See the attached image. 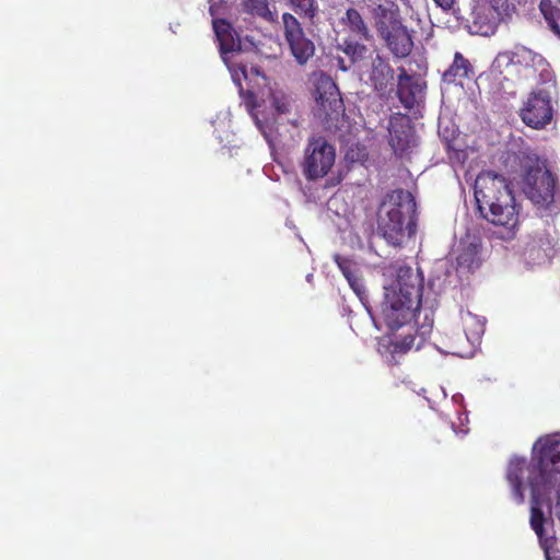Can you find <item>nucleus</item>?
Instances as JSON below:
<instances>
[{
  "label": "nucleus",
  "instance_id": "nucleus-1",
  "mask_svg": "<svg viewBox=\"0 0 560 560\" xmlns=\"http://www.w3.org/2000/svg\"><path fill=\"white\" fill-rule=\"evenodd\" d=\"M474 195L481 217L495 228L497 237L503 241L515 238L521 225V205L505 177L493 171H482L475 180Z\"/></svg>",
  "mask_w": 560,
  "mask_h": 560
},
{
  "label": "nucleus",
  "instance_id": "nucleus-2",
  "mask_svg": "<svg viewBox=\"0 0 560 560\" xmlns=\"http://www.w3.org/2000/svg\"><path fill=\"white\" fill-rule=\"evenodd\" d=\"M546 455H542L535 467H527L525 457L514 456L510 459L506 468V480L512 488V494L517 504L525 501L524 489L527 486L530 490V527L538 536L541 547H548L544 538L546 517L541 510L542 502L551 493V485L555 479L541 475V465Z\"/></svg>",
  "mask_w": 560,
  "mask_h": 560
},
{
  "label": "nucleus",
  "instance_id": "nucleus-3",
  "mask_svg": "<svg viewBox=\"0 0 560 560\" xmlns=\"http://www.w3.org/2000/svg\"><path fill=\"white\" fill-rule=\"evenodd\" d=\"M422 285L411 268H400L397 278L395 301L384 310L386 325L398 329L420 311Z\"/></svg>",
  "mask_w": 560,
  "mask_h": 560
},
{
  "label": "nucleus",
  "instance_id": "nucleus-4",
  "mask_svg": "<svg viewBox=\"0 0 560 560\" xmlns=\"http://www.w3.org/2000/svg\"><path fill=\"white\" fill-rule=\"evenodd\" d=\"M416 201L411 192L401 188L392 190L384 197L377 214L378 231L386 242L400 246L405 235L404 221L406 211H413Z\"/></svg>",
  "mask_w": 560,
  "mask_h": 560
},
{
  "label": "nucleus",
  "instance_id": "nucleus-5",
  "mask_svg": "<svg viewBox=\"0 0 560 560\" xmlns=\"http://www.w3.org/2000/svg\"><path fill=\"white\" fill-rule=\"evenodd\" d=\"M523 174V191L535 205L546 208L555 200L556 177L536 154L515 156Z\"/></svg>",
  "mask_w": 560,
  "mask_h": 560
},
{
  "label": "nucleus",
  "instance_id": "nucleus-6",
  "mask_svg": "<svg viewBox=\"0 0 560 560\" xmlns=\"http://www.w3.org/2000/svg\"><path fill=\"white\" fill-rule=\"evenodd\" d=\"M336 150L324 137L314 136L304 149L301 170L307 180L325 177L335 164Z\"/></svg>",
  "mask_w": 560,
  "mask_h": 560
},
{
  "label": "nucleus",
  "instance_id": "nucleus-7",
  "mask_svg": "<svg viewBox=\"0 0 560 560\" xmlns=\"http://www.w3.org/2000/svg\"><path fill=\"white\" fill-rule=\"evenodd\" d=\"M546 455V460L541 465L544 477L555 479L551 485V491L558 486L556 512H560V439L555 435L539 438L532 451L530 460H527V467H535L539 464L538 459Z\"/></svg>",
  "mask_w": 560,
  "mask_h": 560
},
{
  "label": "nucleus",
  "instance_id": "nucleus-8",
  "mask_svg": "<svg viewBox=\"0 0 560 560\" xmlns=\"http://www.w3.org/2000/svg\"><path fill=\"white\" fill-rule=\"evenodd\" d=\"M312 82L316 101V116L326 122L335 119L343 107L336 83L322 71L313 74Z\"/></svg>",
  "mask_w": 560,
  "mask_h": 560
},
{
  "label": "nucleus",
  "instance_id": "nucleus-9",
  "mask_svg": "<svg viewBox=\"0 0 560 560\" xmlns=\"http://www.w3.org/2000/svg\"><path fill=\"white\" fill-rule=\"evenodd\" d=\"M283 37L295 61L304 66L315 55V45L308 38L301 22L289 12L282 14Z\"/></svg>",
  "mask_w": 560,
  "mask_h": 560
},
{
  "label": "nucleus",
  "instance_id": "nucleus-10",
  "mask_svg": "<svg viewBox=\"0 0 560 560\" xmlns=\"http://www.w3.org/2000/svg\"><path fill=\"white\" fill-rule=\"evenodd\" d=\"M552 115L551 96L545 89L532 91L520 109L522 121L533 129H541L547 126L551 121Z\"/></svg>",
  "mask_w": 560,
  "mask_h": 560
},
{
  "label": "nucleus",
  "instance_id": "nucleus-11",
  "mask_svg": "<svg viewBox=\"0 0 560 560\" xmlns=\"http://www.w3.org/2000/svg\"><path fill=\"white\" fill-rule=\"evenodd\" d=\"M389 145L399 158L410 154L417 145L416 132L407 115L395 113L388 122Z\"/></svg>",
  "mask_w": 560,
  "mask_h": 560
},
{
  "label": "nucleus",
  "instance_id": "nucleus-12",
  "mask_svg": "<svg viewBox=\"0 0 560 560\" xmlns=\"http://www.w3.org/2000/svg\"><path fill=\"white\" fill-rule=\"evenodd\" d=\"M373 21L377 36L401 25L399 5L394 0H364Z\"/></svg>",
  "mask_w": 560,
  "mask_h": 560
},
{
  "label": "nucleus",
  "instance_id": "nucleus-13",
  "mask_svg": "<svg viewBox=\"0 0 560 560\" xmlns=\"http://www.w3.org/2000/svg\"><path fill=\"white\" fill-rule=\"evenodd\" d=\"M494 63L498 68H509L510 66H518L525 70L536 72L545 71L548 66L546 59L540 55L525 46L516 45L512 50L501 51L497 55Z\"/></svg>",
  "mask_w": 560,
  "mask_h": 560
},
{
  "label": "nucleus",
  "instance_id": "nucleus-14",
  "mask_svg": "<svg viewBox=\"0 0 560 560\" xmlns=\"http://www.w3.org/2000/svg\"><path fill=\"white\" fill-rule=\"evenodd\" d=\"M481 240L474 235H466L460 238L454 249L456 271L460 275L472 273L482 264Z\"/></svg>",
  "mask_w": 560,
  "mask_h": 560
},
{
  "label": "nucleus",
  "instance_id": "nucleus-15",
  "mask_svg": "<svg viewBox=\"0 0 560 560\" xmlns=\"http://www.w3.org/2000/svg\"><path fill=\"white\" fill-rule=\"evenodd\" d=\"M395 70L388 59L376 54L371 60L369 82L380 97H388L395 91Z\"/></svg>",
  "mask_w": 560,
  "mask_h": 560
},
{
  "label": "nucleus",
  "instance_id": "nucleus-16",
  "mask_svg": "<svg viewBox=\"0 0 560 560\" xmlns=\"http://www.w3.org/2000/svg\"><path fill=\"white\" fill-rule=\"evenodd\" d=\"M557 240L548 231L536 232L524 247V256L532 265L549 261L555 254Z\"/></svg>",
  "mask_w": 560,
  "mask_h": 560
},
{
  "label": "nucleus",
  "instance_id": "nucleus-17",
  "mask_svg": "<svg viewBox=\"0 0 560 560\" xmlns=\"http://www.w3.org/2000/svg\"><path fill=\"white\" fill-rule=\"evenodd\" d=\"M213 31L219 42V50L223 61L230 70H233L229 63V54L241 51V39L232 24L224 19H214L212 21Z\"/></svg>",
  "mask_w": 560,
  "mask_h": 560
},
{
  "label": "nucleus",
  "instance_id": "nucleus-18",
  "mask_svg": "<svg viewBox=\"0 0 560 560\" xmlns=\"http://www.w3.org/2000/svg\"><path fill=\"white\" fill-rule=\"evenodd\" d=\"M378 37L384 42L394 58L404 59L412 51V35L404 23Z\"/></svg>",
  "mask_w": 560,
  "mask_h": 560
},
{
  "label": "nucleus",
  "instance_id": "nucleus-19",
  "mask_svg": "<svg viewBox=\"0 0 560 560\" xmlns=\"http://www.w3.org/2000/svg\"><path fill=\"white\" fill-rule=\"evenodd\" d=\"M474 66L464 57L459 51L454 54L453 62L443 72L442 80L447 84H459L463 85L464 80H469L474 77Z\"/></svg>",
  "mask_w": 560,
  "mask_h": 560
},
{
  "label": "nucleus",
  "instance_id": "nucleus-20",
  "mask_svg": "<svg viewBox=\"0 0 560 560\" xmlns=\"http://www.w3.org/2000/svg\"><path fill=\"white\" fill-rule=\"evenodd\" d=\"M339 23L346 31L359 39L370 42L373 38L366 21L355 8L350 7L346 9L339 19Z\"/></svg>",
  "mask_w": 560,
  "mask_h": 560
},
{
  "label": "nucleus",
  "instance_id": "nucleus-21",
  "mask_svg": "<svg viewBox=\"0 0 560 560\" xmlns=\"http://www.w3.org/2000/svg\"><path fill=\"white\" fill-rule=\"evenodd\" d=\"M397 74V80H395V90L396 94L401 102V104L410 108L412 107L416 95H415V80L413 77L408 74L404 67H399Z\"/></svg>",
  "mask_w": 560,
  "mask_h": 560
},
{
  "label": "nucleus",
  "instance_id": "nucleus-22",
  "mask_svg": "<svg viewBox=\"0 0 560 560\" xmlns=\"http://www.w3.org/2000/svg\"><path fill=\"white\" fill-rule=\"evenodd\" d=\"M244 12L259 18L267 23L278 22V11L276 5L270 0H244L243 1Z\"/></svg>",
  "mask_w": 560,
  "mask_h": 560
},
{
  "label": "nucleus",
  "instance_id": "nucleus-23",
  "mask_svg": "<svg viewBox=\"0 0 560 560\" xmlns=\"http://www.w3.org/2000/svg\"><path fill=\"white\" fill-rule=\"evenodd\" d=\"M269 101L278 115L291 114L295 107L292 94L279 86L270 88Z\"/></svg>",
  "mask_w": 560,
  "mask_h": 560
},
{
  "label": "nucleus",
  "instance_id": "nucleus-24",
  "mask_svg": "<svg viewBox=\"0 0 560 560\" xmlns=\"http://www.w3.org/2000/svg\"><path fill=\"white\" fill-rule=\"evenodd\" d=\"M460 319L466 339L474 345L485 332V322L470 312L462 314Z\"/></svg>",
  "mask_w": 560,
  "mask_h": 560
},
{
  "label": "nucleus",
  "instance_id": "nucleus-25",
  "mask_svg": "<svg viewBox=\"0 0 560 560\" xmlns=\"http://www.w3.org/2000/svg\"><path fill=\"white\" fill-rule=\"evenodd\" d=\"M335 262L341 270L345 278L348 280L353 291L359 293L361 283L359 277L357 276V264L353 260L340 255L335 256Z\"/></svg>",
  "mask_w": 560,
  "mask_h": 560
},
{
  "label": "nucleus",
  "instance_id": "nucleus-26",
  "mask_svg": "<svg viewBox=\"0 0 560 560\" xmlns=\"http://www.w3.org/2000/svg\"><path fill=\"white\" fill-rule=\"evenodd\" d=\"M539 11L547 22L549 28L560 37V9L553 4L552 0H540Z\"/></svg>",
  "mask_w": 560,
  "mask_h": 560
},
{
  "label": "nucleus",
  "instance_id": "nucleus-27",
  "mask_svg": "<svg viewBox=\"0 0 560 560\" xmlns=\"http://www.w3.org/2000/svg\"><path fill=\"white\" fill-rule=\"evenodd\" d=\"M338 49L347 55L352 63L363 60L368 52V47L357 40L346 38L342 44L338 45Z\"/></svg>",
  "mask_w": 560,
  "mask_h": 560
},
{
  "label": "nucleus",
  "instance_id": "nucleus-28",
  "mask_svg": "<svg viewBox=\"0 0 560 560\" xmlns=\"http://www.w3.org/2000/svg\"><path fill=\"white\" fill-rule=\"evenodd\" d=\"M288 2L298 15L302 19H306L311 23H314V19L318 10L316 0H288Z\"/></svg>",
  "mask_w": 560,
  "mask_h": 560
},
{
  "label": "nucleus",
  "instance_id": "nucleus-29",
  "mask_svg": "<svg viewBox=\"0 0 560 560\" xmlns=\"http://www.w3.org/2000/svg\"><path fill=\"white\" fill-rule=\"evenodd\" d=\"M253 117L255 119V124L266 141L269 144H272V142L276 140V121L270 119H260L257 114H253Z\"/></svg>",
  "mask_w": 560,
  "mask_h": 560
},
{
  "label": "nucleus",
  "instance_id": "nucleus-30",
  "mask_svg": "<svg viewBox=\"0 0 560 560\" xmlns=\"http://www.w3.org/2000/svg\"><path fill=\"white\" fill-rule=\"evenodd\" d=\"M415 340H416L415 336L411 334H408V335L404 336L400 340H396V341L392 342V345H390L392 354L393 355L405 354L413 347Z\"/></svg>",
  "mask_w": 560,
  "mask_h": 560
},
{
  "label": "nucleus",
  "instance_id": "nucleus-31",
  "mask_svg": "<svg viewBox=\"0 0 560 560\" xmlns=\"http://www.w3.org/2000/svg\"><path fill=\"white\" fill-rule=\"evenodd\" d=\"M237 71L235 70V73L233 74V78H234V81L240 85V93L245 102V105L249 108V109H255L256 107H258V103H257V96L256 94L250 91V90H244L243 86L241 85L240 83V79L237 77Z\"/></svg>",
  "mask_w": 560,
  "mask_h": 560
},
{
  "label": "nucleus",
  "instance_id": "nucleus-32",
  "mask_svg": "<svg viewBox=\"0 0 560 560\" xmlns=\"http://www.w3.org/2000/svg\"><path fill=\"white\" fill-rule=\"evenodd\" d=\"M439 7L442 9H451L455 2V0H433Z\"/></svg>",
  "mask_w": 560,
  "mask_h": 560
},
{
  "label": "nucleus",
  "instance_id": "nucleus-33",
  "mask_svg": "<svg viewBox=\"0 0 560 560\" xmlns=\"http://www.w3.org/2000/svg\"><path fill=\"white\" fill-rule=\"evenodd\" d=\"M237 70L242 73L244 79H247V68L244 65L237 66Z\"/></svg>",
  "mask_w": 560,
  "mask_h": 560
},
{
  "label": "nucleus",
  "instance_id": "nucleus-34",
  "mask_svg": "<svg viewBox=\"0 0 560 560\" xmlns=\"http://www.w3.org/2000/svg\"><path fill=\"white\" fill-rule=\"evenodd\" d=\"M338 63H339V68L343 71L347 70V67L343 65V59L342 58H339L338 59Z\"/></svg>",
  "mask_w": 560,
  "mask_h": 560
},
{
  "label": "nucleus",
  "instance_id": "nucleus-35",
  "mask_svg": "<svg viewBox=\"0 0 560 560\" xmlns=\"http://www.w3.org/2000/svg\"><path fill=\"white\" fill-rule=\"evenodd\" d=\"M290 122L294 126V127H299V120L296 118L290 120Z\"/></svg>",
  "mask_w": 560,
  "mask_h": 560
},
{
  "label": "nucleus",
  "instance_id": "nucleus-36",
  "mask_svg": "<svg viewBox=\"0 0 560 560\" xmlns=\"http://www.w3.org/2000/svg\"><path fill=\"white\" fill-rule=\"evenodd\" d=\"M492 5L499 4L501 0H488Z\"/></svg>",
  "mask_w": 560,
  "mask_h": 560
},
{
  "label": "nucleus",
  "instance_id": "nucleus-37",
  "mask_svg": "<svg viewBox=\"0 0 560 560\" xmlns=\"http://www.w3.org/2000/svg\"><path fill=\"white\" fill-rule=\"evenodd\" d=\"M529 73H526V77H529V74H534L535 72H532V70H527Z\"/></svg>",
  "mask_w": 560,
  "mask_h": 560
},
{
  "label": "nucleus",
  "instance_id": "nucleus-38",
  "mask_svg": "<svg viewBox=\"0 0 560 560\" xmlns=\"http://www.w3.org/2000/svg\"><path fill=\"white\" fill-rule=\"evenodd\" d=\"M558 520L560 521V512H556Z\"/></svg>",
  "mask_w": 560,
  "mask_h": 560
}]
</instances>
